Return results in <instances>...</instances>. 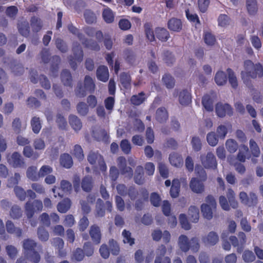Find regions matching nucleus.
Instances as JSON below:
<instances>
[{"label":"nucleus","mask_w":263,"mask_h":263,"mask_svg":"<svg viewBox=\"0 0 263 263\" xmlns=\"http://www.w3.org/2000/svg\"><path fill=\"white\" fill-rule=\"evenodd\" d=\"M237 238L240 244V247L237 248V252L240 253L244 249V246L247 242L246 234L242 231H240L237 234Z\"/></svg>","instance_id":"obj_44"},{"label":"nucleus","mask_w":263,"mask_h":263,"mask_svg":"<svg viewBox=\"0 0 263 263\" xmlns=\"http://www.w3.org/2000/svg\"><path fill=\"white\" fill-rule=\"evenodd\" d=\"M169 29L173 31L178 32L182 29V23L179 19L172 18L167 23Z\"/></svg>","instance_id":"obj_23"},{"label":"nucleus","mask_w":263,"mask_h":263,"mask_svg":"<svg viewBox=\"0 0 263 263\" xmlns=\"http://www.w3.org/2000/svg\"><path fill=\"white\" fill-rule=\"evenodd\" d=\"M135 182L139 185L143 184L145 181L143 167L141 165L136 167L134 177Z\"/></svg>","instance_id":"obj_18"},{"label":"nucleus","mask_w":263,"mask_h":263,"mask_svg":"<svg viewBox=\"0 0 263 263\" xmlns=\"http://www.w3.org/2000/svg\"><path fill=\"white\" fill-rule=\"evenodd\" d=\"M166 252V247L163 245L159 246L156 251L155 263H171V259L168 257H165L162 260V257L164 256Z\"/></svg>","instance_id":"obj_12"},{"label":"nucleus","mask_w":263,"mask_h":263,"mask_svg":"<svg viewBox=\"0 0 263 263\" xmlns=\"http://www.w3.org/2000/svg\"><path fill=\"white\" fill-rule=\"evenodd\" d=\"M215 110L217 115L221 118L224 117L226 114L231 116L233 114V108L228 103H218L216 105Z\"/></svg>","instance_id":"obj_10"},{"label":"nucleus","mask_w":263,"mask_h":263,"mask_svg":"<svg viewBox=\"0 0 263 263\" xmlns=\"http://www.w3.org/2000/svg\"><path fill=\"white\" fill-rule=\"evenodd\" d=\"M239 198L241 203L249 207H254L258 203V196L253 192H250L249 194L244 191L239 194Z\"/></svg>","instance_id":"obj_6"},{"label":"nucleus","mask_w":263,"mask_h":263,"mask_svg":"<svg viewBox=\"0 0 263 263\" xmlns=\"http://www.w3.org/2000/svg\"><path fill=\"white\" fill-rule=\"evenodd\" d=\"M23 214V211L21 208L16 204L11 206L9 211L10 217L13 219H20Z\"/></svg>","instance_id":"obj_35"},{"label":"nucleus","mask_w":263,"mask_h":263,"mask_svg":"<svg viewBox=\"0 0 263 263\" xmlns=\"http://www.w3.org/2000/svg\"><path fill=\"white\" fill-rule=\"evenodd\" d=\"M104 203L101 199H98L97 201L95 208V216L96 217H102L104 216L105 211Z\"/></svg>","instance_id":"obj_34"},{"label":"nucleus","mask_w":263,"mask_h":263,"mask_svg":"<svg viewBox=\"0 0 263 263\" xmlns=\"http://www.w3.org/2000/svg\"><path fill=\"white\" fill-rule=\"evenodd\" d=\"M156 36L162 41H166L169 37L168 32L164 28H158L156 30Z\"/></svg>","instance_id":"obj_55"},{"label":"nucleus","mask_w":263,"mask_h":263,"mask_svg":"<svg viewBox=\"0 0 263 263\" xmlns=\"http://www.w3.org/2000/svg\"><path fill=\"white\" fill-rule=\"evenodd\" d=\"M180 182L178 179H174L170 190V195L173 198L178 196L180 191Z\"/></svg>","instance_id":"obj_40"},{"label":"nucleus","mask_w":263,"mask_h":263,"mask_svg":"<svg viewBox=\"0 0 263 263\" xmlns=\"http://www.w3.org/2000/svg\"><path fill=\"white\" fill-rule=\"evenodd\" d=\"M228 74L229 81L232 87L234 88H237L238 86V81L234 72L231 68H228L227 70Z\"/></svg>","instance_id":"obj_51"},{"label":"nucleus","mask_w":263,"mask_h":263,"mask_svg":"<svg viewBox=\"0 0 263 263\" xmlns=\"http://www.w3.org/2000/svg\"><path fill=\"white\" fill-rule=\"evenodd\" d=\"M53 172V168L49 165H43L39 170V178L44 177L50 175Z\"/></svg>","instance_id":"obj_63"},{"label":"nucleus","mask_w":263,"mask_h":263,"mask_svg":"<svg viewBox=\"0 0 263 263\" xmlns=\"http://www.w3.org/2000/svg\"><path fill=\"white\" fill-rule=\"evenodd\" d=\"M22 243L24 254L35 250L37 246V242L31 238L25 239L23 241Z\"/></svg>","instance_id":"obj_16"},{"label":"nucleus","mask_w":263,"mask_h":263,"mask_svg":"<svg viewBox=\"0 0 263 263\" xmlns=\"http://www.w3.org/2000/svg\"><path fill=\"white\" fill-rule=\"evenodd\" d=\"M43 205L42 201L39 199H35L33 201H28L24 205L25 213L28 219L33 217L36 211H41L43 210Z\"/></svg>","instance_id":"obj_4"},{"label":"nucleus","mask_w":263,"mask_h":263,"mask_svg":"<svg viewBox=\"0 0 263 263\" xmlns=\"http://www.w3.org/2000/svg\"><path fill=\"white\" fill-rule=\"evenodd\" d=\"M77 110L80 116H85L89 111L88 106L85 102H80L77 105Z\"/></svg>","instance_id":"obj_52"},{"label":"nucleus","mask_w":263,"mask_h":263,"mask_svg":"<svg viewBox=\"0 0 263 263\" xmlns=\"http://www.w3.org/2000/svg\"><path fill=\"white\" fill-rule=\"evenodd\" d=\"M11 69L12 72L16 76L21 75L25 71L24 67L20 63L12 64L11 66Z\"/></svg>","instance_id":"obj_60"},{"label":"nucleus","mask_w":263,"mask_h":263,"mask_svg":"<svg viewBox=\"0 0 263 263\" xmlns=\"http://www.w3.org/2000/svg\"><path fill=\"white\" fill-rule=\"evenodd\" d=\"M26 258L33 263H39L41 260L39 253L34 250L24 254Z\"/></svg>","instance_id":"obj_43"},{"label":"nucleus","mask_w":263,"mask_h":263,"mask_svg":"<svg viewBox=\"0 0 263 263\" xmlns=\"http://www.w3.org/2000/svg\"><path fill=\"white\" fill-rule=\"evenodd\" d=\"M84 16L86 22L88 24H92L96 22V15L90 10H86Z\"/></svg>","instance_id":"obj_57"},{"label":"nucleus","mask_w":263,"mask_h":263,"mask_svg":"<svg viewBox=\"0 0 263 263\" xmlns=\"http://www.w3.org/2000/svg\"><path fill=\"white\" fill-rule=\"evenodd\" d=\"M89 233L91 240L95 244H99L101 242L102 234L100 228L96 224L92 225L90 227Z\"/></svg>","instance_id":"obj_13"},{"label":"nucleus","mask_w":263,"mask_h":263,"mask_svg":"<svg viewBox=\"0 0 263 263\" xmlns=\"http://www.w3.org/2000/svg\"><path fill=\"white\" fill-rule=\"evenodd\" d=\"M18 9L15 6L8 7L5 11L6 15L12 20H15L18 13Z\"/></svg>","instance_id":"obj_54"},{"label":"nucleus","mask_w":263,"mask_h":263,"mask_svg":"<svg viewBox=\"0 0 263 263\" xmlns=\"http://www.w3.org/2000/svg\"><path fill=\"white\" fill-rule=\"evenodd\" d=\"M61 80L64 86L72 88V78L69 70L67 69L62 70L61 73Z\"/></svg>","instance_id":"obj_17"},{"label":"nucleus","mask_w":263,"mask_h":263,"mask_svg":"<svg viewBox=\"0 0 263 263\" xmlns=\"http://www.w3.org/2000/svg\"><path fill=\"white\" fill-rule=\"evenodd\" d=\"M202 104L207 111H211L213 110V100L210 95H206L203 96Z\"/></svg>","instance_id":"obj_39"},{"label":"nucleus","mask_w":263,"mask_h":263,"mask_svg":"<svg viewBox=\"0 0 263 263\" xmlns=\"http://www.w3.org/2000/svg\"><path fill=\"white\" fill-rule=\"evenodd\" d=\"M97 79L102 82H106L109 78V72L108 68L104 65L98 67L96 71Z\"/></svg>","instance_id":"obj_15"},{"label":"nucleus","mask_w":263,"mask_h":263,"mask_svg":"<svg viewBox=\"0 0 263 263\" xmlns=\"http://www.w3.org/2000/svg\"><path fill=\"white\" fill-rule=\"evenodd\" d=\"M72 54L68 57V62L71 67L76 70L77 67L76 62L81 63L84 57V53L82 47L78 42H74L72 46Z\"/></svg>","instance_id":"obj_3"},{"label":"nucleus","mask_w":263,"mask_h":263,"mask_svg":"<svg viewBox=\"0 0 263 263\" xmlns=\"http://www.w3.org/2000/svg\"><path fill=\"white\" fill-rule=\"evenodd\" d=\"M102 17L106 23H111L114 21V14L112 10L108 8L103 10Z\"/></svg>","instance_id":"obj_42"},{"label":"nucleus","mask_w":263,"mask_h":263,"mask_svg":"<svg viewBox=\"0 0 263 263\" xmlns=\"http://www.w3.org/2000/svg\"><path fill=\"white\" fill-rule=\"evenodd\" d=\"M82 190L86 192H89L93 187V180L91 176H86L84 177L81 181Z\"/></svg>","instance_id":"obj_24"},{"label":"nucleus","mask_w":263,"mask_h":263,"mask_svg":"<svg viewBox=\"0 0 263 263\" xmlns=\"http://www.w3.org/2000/svg\"><path fill=\"white\" fill-rule=\"evenodd\" d=\"M144 95L145 94L143 92H141L138 95L132 96L130 99L132 103L135 105L141 104L145 100Z\"/></svg>","instance_id":"obj_61"},{"label":"nucleus","mask_w":263,"mask_h":263,"mask_svg":"<svg viewBox=\"0 0 263 263\" xmlns=\"http://www.w3.org/2000/svg\"><path fill=\"white\" fill-rule=\"evenodd\" d=\"M150 201L153 206L158 207L160 205L161 198L158 193L153 192L151 194Z\"/></svg>","instance_id":"obj_64"},{"label":"nucleus","mask_w":263,"mask_h":263,"mask_svg":"<svg viewBox=\"0 0 263 263\" xmlns=\"http://www.w3.org/2000/svg\"><path fill=\"white\" fill-rule=\"evenodd\" d=\"M68 120L69 124L75 131H78L81 129L82 123L80 119L77 116L70 115L69 116Z\"/></svg>","instance_id":"obj_22"},{"label":"nucleus","mask_w":263,"mask_h":263,"mask_svg":"<svg viewBox=\"0 0 263 263\" xmlns=\"http://www.w3.org/2000/svg\"><path fill=\"white\" fill-rule=\"evenodd\" d=\"M6 229L9 234H14L17 237L22 236L23 230L16 227L11 220H8L6 222Z\"/></svg>","instance_id":"obj_14"},{"label":"nucleus","mask_w":263,"mask_h":263,"mask_svg":"<svg viewBox=\"0 0 263 263\" xmlns=\"http://www.w3.org/2000/svg\"><path fill=\"white\" fill-rule=\"evenodd\" d=\"M244 70L241 72V76L243 81L247 78L253 79L257 77H262L263 76V67L260 63L254 64L250 60H246L243 64Z\"/></svg>","instance_id":"obj_1"},{"label":"nucleus","mask_w":263,"mask_h":263,"mask_svg":"<svg viewBox=\"0 0 263 263\" xmlns=\"http://www.w3.org/2000/svg\"><path fill=\"white\" fill-rule=\"evenodd\" d=\"M37 167L35 166H30L26 171L27 177L32 181H36L39 179V172L37 173Z\"/></svg>","instance_id":"obj_33"},{"label":"nucleus","mask_w":263,"mask_h":263,"mask_svg":"<svg viewBox=\"0 0 263 263\" xmlns=\"http://www.w3.org/2000/svg\"><path fill=\"white\" fill-rule=\"evenodd\" d=\"M32 129L35 134H38L41 128L42 125L39 117H34L31 120Z\"/></svg>","instance_id":"obj_48"},{"label":"nucleus","mask_w":263,"mask_h":263,"mask_svg":"<svg viewBox=\"0 0 263 263\" xmlns=\"http://www.w3.org/2000/svg\"><path fill=\"white\" fill-rule=\"evenodd\" d=\"M219 236L214 231L210 232L202 238V243L206 246H214L219 242Z\"/></svg>","instance_id":"obj_11"},{"label":"nucleus","mask_w":263,"mask_h":263,"mask_svg":"<svg viewBox=\"0 0 263 263\" xmlns=\"http://www.w3.org/2000/svg\"><path fill=\"white\" fill-rule=\"evenodd\" d=\"M71 205V202L70 199L66 198L58 204L57 210L61 213H65L70 209Z\"/></svg>","instance_id":"obj_25"},{"label":"nucleus","mask_w":263,"mask_h":263,"mask_svg":"<svg viewBox=\"0 0 263 263\" xmlns=\"http://www.w3.org/2000/svg\"><path fill=\"white\" fill-rule=\"evenodd\" d=\"M87 160L92 165L98 166L102 172L106 170V165L103 156L98 152L91 151L87 156Z\"/></svg>","instance_id":"obj_5"},{"label":"nucleus","mask_w":263,"mask_h":263,"mask_svg":"<svg viewBox=\"0 0 263 263\" xmlns=\"http://www.w3.org/2000/svg\"><path fill=\"white\" fill-rule=\"evenodd\" d=\"M168 117V112L163 107L158 108L156 111L155 118L160 123L165 122Z\"/></svg>","instance_id":"obj_21"},{"label":"nucleus","mask_w":263,"mask_h":263,"mask_svg":"<svg viewBox=\"0 0 263 263\" xmlns=\"http://www.w3.org/2000/svg\"><path fill=\"white\" fill-rule=\"evenodd\" d=\"M17 28L20 33L24 37H28L30 33V27L29 23L26 21L20 22L17 25Z\"/></svg>","instance_id":"obj_28"},{"label":"nucleus","mask_w":263,"mask_h":263,"mask_svg":"<svg viewBox=\"0 0 263 263\" xmlns=\"http://www.w3.org/2000/svg\"><path fill=\"white\" fill-rule=\"evenodd\" d=\"M7 160L9 164L14 168L23 167L25 164L23 157L17 152L7 155Z\"/></svg>","instance_id":"obj_7"},{"label":"nucleus","mask_w":263,"mask_h":263,"mask_svg":"<svg viewBox=\"0 0 263 263\" xmlns=\"http://www.w3.org/2000/svg\"><path fill=\"white\" fill-rule=\"evenodd\" d=\"M30 22L33 32H38L42 29L43 27V23L40 18L34 16H32L31 18Z\"/></svg>","instance_id":"obj_31"},{"label":"nucleus","mask_w":263,"mask_h":263,"mask_svg":"<svg viewBox=\"0 0 263 263\" xmlns=\"http://www.w3.org/2000/svg\"><path fill=\"white\" fill-rule=\"evenodd\" d=\"M60 161L61 165L67 168H70L73 165L72 157L67 153L61 155Z\"/></svg>","instance_id":"obj_30"},{"label":"nucleus","mask_w":263,"mask_h":263,"mask_svg":"<svg viewBox=\"0 0 263 263\" xmlns=\"http://www.w3.org/2000/svg\"><path fill=\"white\" fill-rule=\"evenodd\" d=\"M55 44L56 47L62 53H66L68 50V46L66 43L60 38L55 40Z\"/></svg>","instance_id":"obj_53"},{"label":"nucleus","mask_w":263,"mask_h":263,"mask_svg":"<svg viewBox=\"0 0 263 263\" xmlns=\"http://www.w3.org/2000/svg\"><path fill=\"white\" fill-rule=\"evenodd\" d=\"M213 125V122L211 119L207 118L204 119L199 129L200 134L204 135L205 133V130L210 129L212 127Z\"/></svg>","instance_id":"obj_45"},{"label":"nucleus","mask_w":263,"mask_h":263,"mask_svg":"<svg viewBox=\"0 0 263 263\" xmlns=\"http://www.w3.org/2000/svg\"><path fill=\"white\" fill-rule=\"evenodd\" d=\"M215 81L219 86H222L226 84L227 82L226 73L222 71H218L215 76Z\"/></svg>","instance_id":"obj_38"},{"label":"nucleus","mask_w":263,"mask_h":263,"mask_svg":"<svg viewBox=\"0 0 263 263\" xmlns=\"http://www.w3.org/2000/svg\"><path fill=\"white\" fill-rule=\"evenodd\" d=\"M123 237V242L124 243H128L132 246L135 243V239L132 237V234L129 231L124 230L122 233Z\"/></svg>","instance_id":"obj_58"},{"label":"nucleus","mask_w":263,"mask_h":263,"mask_svg":"<svg viewBox=\"0 0 263 263\" xmlns=\"http://www.w3.org/2000/svg\"><path fill=\"white\" fill-rule=\"evenodd\" d=\"M96 88V85L93 79L88 75L84 77L83 85L81 83L78 84L75 90V93L77 97L83 98L86 96V92L92 93Z\"/></svg>","instance_id":"obj_2"},{"label":"nucleus","mask_w":263,"mask_h":263,"mask_svg":"<svg viewBox=\"0 0 263 263\" xmlns=\"http://www.w3.org/2000/svg\"><path fill=\"white\" fill-rule=\"evenodd\" d=\"M109 250L114 255H118L120 253V247L117 242L114 239L109 241Z\"/></svg>","instance_id":"obj_59"},{"label":"nucleus","mask_w":263,"mask_h":263,"mask_svg":"<svg viewBox=\"0 0 263 263\" xmlns=\"http://www.w3.org/2000/svg\"><path fill=\"white\" fill-rule=\"evenodd\" d=\"M246 6L250 14L254 15L257 12L258 7L256 0H246Z\"/></svg>","instance_id":"obj_46"},{"label":"nucleus","mask_w":263,"mask_h":263,"mask_svg":"<svg viewBox=\"0 0 263 263\" xmlns=\"http://www.w3.org/2000/svg\"><path fill=\"white\" fill-rule=\"evenodd\" d=\"M204 40L206 44L213 46L215 44L216 40L215 36L210 32L206 31L204 33Z\"/></svg>","instance_id":"obj_62"},{"label":"nucleus","mask_w":263,"mask_h":263,"mask_svg":"<svg viewBox=\"0 0 263 263\" xmlns=\"http://www.w3.org/2000/svg\"><path fill=\"white\" fill-rule=\"evenodd\" d=\"M178 246L181 250L186 252L190 249V242L186 235H181L178 238Z\"/></svg>","instance_id":"obj_19"},{"label":"nucleus","mask_w":263,"mask_h":263,"mask_svg":"<svg viewBox=\"0 0 263 263\" xmlns=\"http://www.w3.org/2000/svg\"><path fill=\"white\" fill-rule=\"evenodd\" d=\"M37 237L41 241H47L49 238L48 232L43 227H40L37 230Z\"/></svg>","instance_id":"obj_47"},{"label":"nucleus","mask_w":263,"mask_h":263,"mask_svg":"<svg viewBox=\"0 0 263 263\" xmlns=\"http://www.w3.org/2000/svg\"><path fill=\"white\" fill-rule=\"evenodd\" d=\"M188 215L190 220L196 223L198 221L199 218V212L198 208L194 205H192L189 208Z\"/></svg>","instance_id":"obj_32"},{"label":"nucleus","mask_w":263,"mask_h":263,"mask_svg":"<svg viewBox=\"0 0 263 263\" xmlns=\"http://www.w3.org/2000/svg\"><path fill=\"white\" fill-rule=\"evenodd\" d=\"M81 42L85 48L95 51H99L100 49V47L97 42L92 40H88L85 38V36Z\"/></svg>","instance_id":"obj_26"},{"label":"nucleus","mask_w":263,"mask_h":263,"mask_svg":"<svg viewBox=\"0 0 263 263\" xmlns=\"http://www.w3.org/2000/svg\"><path fill=\"white\" fill-rule=\"evenodd\" d=\"M201 211L204 218L210 220L213 218V211L215 209H213L212 207L206 203H202L201 205Z\"/></svg>","instance_id":"obj_29"},{"label":"nucleus","mask_w":263,"mask_h":263,"mask_svg":"<svg viewBox=\"0 0 263 263\" xmlns=\"http://www.w3.org/2000/svg\"><path fill=\"white\" fill-rule=\"evenodd\" d=\"M242 258L245 262H251L255 260V256L252 251L246 250L242 255Z\"/></svg>","instance_id":"obj_56"},{"label":"nucleus","mask_w":263,"mask_h":263,"mask_svg":"<svg viewBox=\"0 0 263 263\" xmlns=\"http://www.w3.org/2000/svg\"><path fill=\"white\" fill-rule=\"evenodd\" d=\"M200 159L201 163L205 168L213 170L217 168V161L213 153L208 152L205 155H201Z\"/></svg>","instance_id":"obj_8"},{"label":"nucleus","mask_w":263,"mask_h":263,"mask_svg":"<svg viewBox=\"0 0 263 263\" xmlns=\"http://www.w3.org/2000/svg\"><path fill=\"white\" fill-rule=\"evenodd\" d=\"M202 180L193 177L190 182V188L191 191L197 194H201L205 191V185Z\"/></svg>","instance_id":"obj_9"},{"label":"nucleus","mask_w":263,"mask_h":263,"mask_svg":"<svg viewBox=\"0 0 263 263\" xmlns=\"http://www.w3.org/2000/svg\"><path fill=\"white\" fill-rule=\"evenodd\" d=\"M179 101L183 105H187L191 102V96L187 90L181 91L179 95Z\"/></svg>","instance_id":"obj_36"},{"label":"nucleus","mask_w":263,"mask_h":263,"mask_svg":"<svg viewBox=\"0 0 263 263\" xmlns=\"http://www.w3.org/2000/svg\"><path fill=\"white\" fill-rule=\"evenodd\" d=\"M119 80L123 87L129 88L130 87L131 77L129 73L123 72L120 75Z\"/></svg>","instance_id":"obj_37"},{"label":"nucleus","mask_w":263,"mask_h":263,"mask_svg":"<svg viewBox=\"0 0 263 263\" xmlns=\"http://www.w3.org/2000/svg\"><path fill=\"white\" fill-rule=\"evenodd\" d=\"M162 82L165 86L168 88H172L175 85V80L170 74H165L162 79Z\"/></svg>","instance_id":"obj_50"},{"label":"nucleus","mask_w":263,"mask_h":263,"mask_svg":"<svg viewBox=\"0 0 263 263\" xmlns=\"http://www.w3.org/2000/svg\"><path fill=\"white\" fill-rule=\"evenodd\" d=\"M51 243L58 250L59 255L60 256L63 257L66 255V252L63 249L64 242L62 238L59 237L54 238L52 239Z\"/></svg>","instance_id":"obj_20"},{"label":"nucleus","mask_w":263,"mask_h":263,"mask_svg":"<svg viewBox=\"0 0 263 263\" xmlns=\"http://www.w3.org/2000/svg\"><path fill=\"white\" fill-rule=\"evenodd\" d=\"M226 147L229 152L234 153L237 150L238 146L235 140L229 139L226 142Z\"/></svg>","instance_id":"obj_49"},{"label":"nucleus","mask_w":263,"mask_h":263,"mask_svg":"<svg viewBox=\"0 0 263 263\" xmlns=\"http://www.w3.org/2000/svg\"><path fill=\"white\" fill-rule=\"evenodd\" d=\"M219 137L214 132H209L206 135V141L211 146H215L218 143Z\"/></svg>","instance_id":"obj_41"},{"label":"nucleus","mask_w":263,"mask_h":263,"mask_svg":"<svg viewBox=\"0 0 263 263\" xmlns=\"http://www.w3.org/2000/svg\"><path fill=\"white\" fill-rule=\"evenodd\" d=\"M169 160L171 164L175 167H179L183 165V159L181 156L176 153L170 154Z\"/></svg>","instance_id":"obj_27"}]
</instances>
